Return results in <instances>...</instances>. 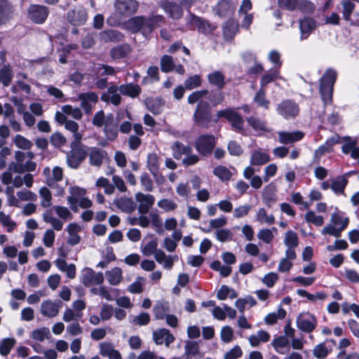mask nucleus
Wrapping results in <instances>:
<instances>
[{"instance_id": "obj_2", "label": "nucleus", "mask_w": 359, "mask_h": 359, "mask_svg": "<svg viewBox=\"0 0 359 359\" xmlns=\"http://www.w3.org/2000/svg\"><path fill=\"white\" fill-rule=\"evenodd\" d=\"M337 77V72L332 68H328L320 80V93L325 104L332 101L333 86Z\"/></svg>"}, {"instance_id": "obj_26", "label": "nucleus", "mask_w": 359, "mask_h": 359, "mask_svg": "<svg viewBox=\"0 0 359 359\" xmlns=\"http://www.w3.org/2000/svg\"><path fill=\"white\" fill-rule=\"evenodd\" d=\"M119 93L123 96H128L134 99L139 97V95L141 94L142 88L137 83H128L121 84L119 86Z\"/></svg>"}, {"instance_id": "obj_37", "label": "nucleus", "mask_w": 359, "mask_h": 359, "mask_svg": "<svg viewBox=\"0 0 359 359\" xmlns=\"http://www.w3.org/2000/svg\"><path fill=\"white\" fill-rule=\"evenodd\" d=\"M270 161L269 155L262 150H256L252 153L250 163L252 165H262Z\"/></svg>"}, {"instance_id": "obj_59", "label": "nucleus", "mask_w": 359, "mask_h": 359, "mask_svg": "<svg viewBox=\"0 0 359 359\" xmlns=\"http://www.w3.org/2000/svg\"><path fill=\"white\" fill-rule=\"evenodd\" d=\"M82 313L76 312L72 309H67L62 316V319L66 323H71L72 321H76L81 318Z\"/></svg>"}, {"instance_id": "obj_62", "label": "nucleus", "mask_w": 359, "mask_h": 359, "mask_svg": "<svg viewBox=\"0 0 359 359\" xmlns=\"http://www.w3.org/2000/svg\"><path fill=\"white\" fill-rule=\"evenodd\" d=\"M50 331L48 327H41L34 330L32 332L31 337L38 341H43L49 334Z\"/></svg>"}, {"instance_id": "obj_60", "label": "nucleus", "mask_w": 359, "mask_h": 359, "mask_svg": "<svg viewBox=\"0 0 359 359\" xmlns=\"http://www.w3.org/2000/svg\"><path fill=\"white\" fill-rule=\"evenodd\" d=\"M147 166L151 173L159 170L158 158L156 154L152 153L148 155Z\"/></svg>"}, {"instance_id": "obj_44", "label": "nucleus", "mask_w": 359, "mask_h": 359, "mask_svg": "<svg viewBox=\"0 0 359 359\" xmlns=\"http://www.w3.org/2000/svg\"><path fill=\"white\" fill-rule=\"evenodd\" d=\"M199 353V345L196 341H187L184 346L185 359H190Z\"/></svg>"}, {"instance_id": "obj_1", "label": "nucleus", "mask_w": 359, "mask_h": 359, "mask_svg": "<svg viewBox=\"0 0 359 359\" xmlns=\"http://www.w3.org/2000/svg\"><path fill=\"white\" fill-rule=\"evenodd\" d=\"M165 22V18L161 15H152L151 16H136L128 21V26L133 32H140L147 36L155 28Z\"/></svg>"}, {"instance_id": "obj_50", "label": "nucleus", "mask_w": 359, "mask_h": 359, "mask_svg": "<svg viewBox=\"0 0 359 359\" xmlns=\"http://www.w3.org/2000/svg\"><path fill=\"white\" fill-rule=\"evenodd\" d=\"M343 8L342 14L344 20L349 21L353 11L355 9V4L350 0H344L341 1Z\"/></svg>"}, {"instance_id": "obj_32", "label": "nucleus", "mask_w": 359, "mask_h": 359, "mask_svg": "<svg viewBox=\"0 0 359 359\" xmlns=\"http://www.w3.org/2000/svg\"><path fill=\"white\" fill-rule=\"evenodd\" d=\"M247 122L256 132L262 134L266 132H270L271 129L268 127L267 123L257 117L250 116L247 118Z\"/></svg>"}, {"instance_id": "obj_23", "label": "nucleus", "mask_w": 359, "mask_h": 359, "mask_svg": "<svg viewBox=\"0 0 359 359\" xmlns=\"http://www.w3.org/2000/svg\"><path fill=\"white\" fill-rule=\"evenodd\" d=\"M278 142L283 144H290L301 140L304 137V133L301 131L278 133Z\"/></svg>"}, {"instance_id": "obj_10", "label": "nucleus", "mask_w": 359, "mask_h": 359, "mask_svg": "<svg viewBox=\"0 0 359 359\" xmlns=\"http://www.w3.org/2000/svg\"><path fill=\"white\" fill-rule=\"evenodd\" d=\"M138 6V2L135 0H116L114 2L115 13L121 17L134 14Z\"/></svg>"}, {"instance_id": "obj_38", "label": "nucleus", "mask_w": 359, "mask_h": 359, "mask_svg": "<svg viewBox=\"0 0 359 359\" xmlns=\"http://www.w3.org/2000/svg\"><path fill=\"white\" fill-rule=\"evenodd\" d=\"M130 46L127 43H123L117 46L110 50L111 57L114 59H121L126 57L130 52Z\"/></svg>"}, {"instance_id": "obj_61", "label": "nucleus", "mask_w": 359, "mask_h": 359, "mask_svg": "<svg viewBox=\"0 0 359 359\" xmlns=\"http://www.w3.org/2000/svg\"><path fill=\"white\" fill-rule=\"evenodd\" d=\"M184 84L187 90H192L198 88L201 85V76L198 74L189 76L185 80Z\"/></svg>"}, {"instance_id": "obj_3", "label": "nucleus", "mask_w": 359, "mask_h": 359, "mask_svg": "<svg viewBox=\"0 0 359 359\" xmlns=\"http://www.w3.org/2000/svg\"><path fill=\"white\" fill-rule=\"evenodd\" d=\"M217 118L215 122H217L221 118H224L231 123V127L237 133L241 134L245 133L244 119L236 110L233 109L219 110L217 112Z\"/></svg>"}, {"instance_id": "obj_49", "label": "nucleus", "mask_w": 359, "mask_h": 359, "mask_svg": "<svg viewBox=\"0 0 359 359\" xmlns=\"http://www.w3.org/2000/svg\"><path fill=\"white\" fill-rule=\"evenodd\" d=\"M156 318L163 319L169 311V306L167 303L158 302L153 308Z\"/></svg>"}, {"instance_id": "obj_5", "label": "nucleus", "mask_w": 359, "mask_h": 359, "mask_svg": "<svg viewBox=\"0 0 359 359\" xmlns=\"http://www.w3.org/2000/svg\"><path fill=\"white\" fill-rule=\"evenodd\" d=\"M195 123L203 128H208L212 121L210 104L206 101H200L194 113Z\"/></svg>"}, {"instance_id": "obj_28", "label": "nucleus", "mask_w": 359, "mask_h": 359, "mask_svg": "<svg viewBox=\"0 0 359 359\" xmlns=\"http://www.w3.org/2000/svg\"><path fill=\"white\" fill-rule=\"evenodd\" d=\"M55 266L62 272L66 273L69 279H74L76 277V266L74 264H67L63 259H57L55 261Z\"/></svg>"}, {"instance_id": "obj_40", "label": "nucleus", "mask_w": 359, "mask_h": 359, "mask_svg": "<svg viewBox=\"0 0 359 359\" xmlns=\"http://www.w3.org/2000/svg\"><path fill=\"white\" fill-rule=\"evenodd\" d=\"M158 242L156 239L144 241L141 245L142 253L147 257L154 255L158 252Z\"/></svg>"}, {"instance_id": "obj_30", "label": "nucleus", "mask_w": 359, "mask_h": 359, "mask_svg": "<svg viewBox=\"0 0 359 359\" xmlns=\"http://www.w3.org/2000/svg\"><path fill=\"white\" fill-rule=\"evenodd\" d=\"M86 191L79 187H72L69 189L68 202H91L90 199L85 197Z\"/></svg>"}, {"instance_id": "obj_54", "label": "nucleus", "mask_w": 359, "mask_h": 359, "mask_svg": "<svg viewBox=\"0 0 359 359\" xmlns=\"http://www.w3.org/2000/svg\"><path fill=\"white\" fill-rule=\"evenodd\" d=\"M330 351L331 350L325 346V343H320L313 348V354L316 358L323 359L326 358Z\"/></svg>"}, {"instance_id": "obj_15", "label": "nucleus", "mask_w": 359, "mask_h": 359, "mask_svg": "<svg viewBox=\"0 0 359 359\" xmlns=\"http://www.w3.org/2000/svg\"><path fill=\"white\" fill-rule=\"evenodd\" d=\"M160 66L161 71L165 73H168L174 70L181 75L185 73L184 67L182 65H175L173 57L168 55H164L161 57Z\"/></svg>"}, {"instance_id": "obj_19", "label": "nucleus", "mask_w": 359, "mask_h": 359, "mask_svg": "<svg viewBox=\"0 0 359 359\" xmlns=\"http://www.w3.org/2000/svg\"><path fill=\"white\" fill-rule=\"evenodd\" d=\"M67 18L68 21L74 25H81L86 22L87 13L82 8H74L68 11Z\"/></svg>"}, {"instance_id": "obj_63", "label": "nucleus", "mask_w": 359, "mask_h": 359, "mask_svg": "<svg viewBox=\"0 0 359 359\" xmlns=\"http://www.w3.org/2000/svg\"><path fill=\"white\" fill-rule=\"evenodd\" d=\"M276 192V187L273 183H271L266 186L263 191V198L264 200L270 202L275 199V194Z\"/></svg>"}, {"instance_id": "obj_27", "label": "nucleus", "mask_w": 359, "mask_h": 359, "mask_svg": "<svg viewBox=\"0 0 359 359\" xmlns=\"http://www.w3.org/2000/svg\"><path fill=\"white\" fill-rule=\"evenodd\" d=\"M316 28V22L313 19L306 18L299 21L300 39L302 41L306 39L311 33Z\"/></svg>"}, {"instance_id": "obj_41", "label": "nucleus", "mask_w": 359, "mask_h": 359, "mask_svg": "<svg viewBox=\"0 0 359 359\" xmlns=\"http://www.w3.org/2000/svg\"><path fill=\"white\" fill-rule=\"evenodd\" d=\"M238 29V25L234 20H229L223 26V34L225 39H231L236 34Z\"/></svg>"}, {"instance_id": "obj_16", "label": "nucleus", "mask_w": 359, "mask_h": 359, "mask_svg": "<svg viewBox=\"0 0 359 359\" xmlns=\"http://www.w3.org/2000/svg\"><path fill=\"white\" fill-rule=\"evenodd\" d=\"M63 177L62 169L60 167H55L52 170V176L46 179V183L49 187L55 189L56 195H62L64 190L62 187L57 185V182H60Z\"/></svg>"}, {"instance_id": "obj_57", "label": "nucleus", "mask_w": 359, "mask_h": 359, "mask_svg": "<svg viewBox=\"0 0 359 359\" xmlns=\"http://www.w3.org/2000/svg\"><path fill=\"white\" fill-rule=\"evenodd\" d=\"M349 219L348 217H344L339 214H333L331 217V223L337 226L344 231L348 226Z\"/></svg>"}, {"instance_id": "obj_29", "label": "nucleus", "mask_w": 359, "mask_h": 359, "mask_svg": "<svg viewBox=\"0 0 359 359\" xmlns=\"http://www.w3.org/2000/svg\"><path fill=\"white\" fill-rule=\"evenodd\" d=\"M67 231L69 234L67 243L71 245H75L81 241L79 233L81 231V226L76 223H71L67 226Z\"/></svg>"}, {"instance_id": "obj_64", "label": "nucleus", "mask_w": 359, "mask_h": 359, "mask_svg": "<svg viewBox=\"0 0 359 359\" xmlns=\"http://www.w3.org/2000/svg\"><path fill=\"white\" fill-rule=\"evenodd\" d=\"M67 333L72 336H77L81 334L83 332V328L79 323L78 320L70 323L66 328Z\"/></svg>"}, {"instance_id": "obj_25", "label": "nucleus", "mask_w": 359, "mask_h": 359, "mask_svg": "<svg viewBox=\"0 0 359 359\" xmlns=\"http://www.w3.org/2000/svg\"><path fill=\"white\" fill-rule=\"evenodd\" d=\"M123 39V34L116 29H107L100 33V39L104 43H117L122 41Z\"/></svg>"}, {"instance_id": "obj_8", "label": "nucleus", "mask_w": 359, "mask_h": 359, "mask_svg": "<svg viewBox=\"0 0 359 359\" xmlns=\"http://www.w3.org/2000/svg\"><path fill=\"white\" fill-rule=\"evenodd\" d=\"M104 280V275L102 272H95L90 268L83 269L80 276V281L85 287L102 285Z\"/></svg>"}, {"instance_id": "obj_39", "label": "nucleus", "mask_w": 359, "mask_h": 359, "mask_svg": "<svg viewBox=\"0 0 359 359\" xmlns=\"http://www.w3.org/2000/svg\"><path fill=\"white\" fill-rule=\"evenodd\" d=\"M208 81L218 89H222L225 86L224 76L220 71H215L209 74Z\"/></svg>"}, {"instance_id": "obj_36", "label": "nucleus", "mask_w": 359, "mask_h": 359, "mask_svg": "<svg viewBox=\"0 0 359 359\" xmlns=\"http://www.w3.org/2000/svg\"><path fill=\"white\" fill-rule=\"evenodd\" d=\"M171 149L175 159H180L182 155H188L192 152V149L189 146H186L178 141L172 144Z\"/></svg>"}, {"instance_id": "obj_14", "label": "nucleus", "mask_w": 359, "mask_h": 359, "mask_svg": "<svg viewBox=\"0 0 359 359\" xmlns=\"http://www.w3.org/2000/svg\"><path fill=\"white\" fill-rule=\"evenodd\" d=\"M86 149L89 157V163L93 166L100 167L107 156L106 151L96 147H86Z\"/></svg>"}, {"instance_id": "obj_9", "label": "nucleus", "mask_w": 359, "mask_h": 359, "mask_svg": "<svg viewBox=\"0 0 359 359\" xmlns=\"http://www.w3.org/2000/svg\"><path fill=\"white\" fill-rule=\"evenodd\" d=\"M215 146V138L212 135H201L195 142L196 149L203 156L210 155Z\"/></svg>"}, {"instance_id": "obj_56", "label": "nucleus", "mask_w": 359, "mask_h": 359, "mask_svg": "<svg viewBox=\"0 0 359 359\" xmlns=\"http://www.w3.org/2000/svg\"><path fill=\"white\" fill-rule=\"evenodd\" d=\"M284 244L287 247L296 248L299 244L297 234L292 231H288L286 232L284 238Z\"/></svg>"}, {"instance_id": "obj_34", "label": "nucleus", "mask_w": 359, "mask_h": 359, "mask_svg": "<svg viewBox=\"0 0 359 359\" xmlns=\"http://www.w3.org/2000/svg\"><path fill=\"white\" fill-rule=\"evenodd\" d=\"M105 277L111 285H118L123 280V272L121 268L114 267L105 271Z\"/></svg>"}, {"instance_id": "obj_55", "label": "nucleus", "mask_w": 359, "mask_h": 359, "mask_svg": "<svg viewBox=\"0 0 359 359\" xmlns=\"http://www.w3.org/2000/svg\"><path fill=\"white\" fill-rule=\"evenodd\" d=\"M62 111L64 114L72 116L74 119H81L83 114L79 108L73 107L71 105L67 104L62 107Z\"/></svg>"}, {"instance_id": "obj_18", "label": "nucleus", "mask_w": 359, "mask_h": 359, "mask_svg": "<svg viewBox=\"0 0 359 359\" xmlns=\"http://www.w3.org/2000/svg\"><path fill=\"white\" fill-rule=\"evenodd\" d=\"M119 86L116 85H112L107 88V91L104 93L101 100L107 103H111L114 106H118L122 100V97L120 95Z\"/></svg>"}, {"instance_id": "obj_22", "label": "nucleus", "mask_w": 359, "mask_h": 359, "mask_svg": "<svg viewBox=\"0 0 359 359\" xmlns=\"http://www.w3.org/2000/svg\"><path fill=\"white\" fill-rule=\"evenodd\" d=\"M153 339L155 343L158 345H161L163 343L167 347L170 346L174 340V336L166 329H160L153 332Z\"/></svg>"}, {"instance_id": "obj_53", "label": "nucleus", "mask_w": 359, "mask_h": 359, "mask_svg": "<svg viewBox=\"0 0 359 359\" xmlns=\"http://www.w3.org/2000/svg\"><path fill=\"white\" fill-rule=\"evenodd\" d=\"M43 220L49 223L55 231H60L62 229L63 223L58 219L52 216L50 212L43 214Z\"/></svg>"}, {"instance_id": "obj_47", "label": "nucleus", "mask_w": 359, "mask_h": 359, "mask_svg": "<svg viewBox=\"0 0 359 359\" xmlns=\"http://www.w3.org/2000/svg\"><path fill=\"white\" fill-rule=\"evenodd\" d=\"M65 128L73 133L74 140L72 142H81L82 139V135L78 132L79 126L76 122L69 120L65 124Z\"/></svg>"}, {"instance_id": "obj_52", "label": "nucleus", "mask_w": 359, "mask_h": 359, "mask_svg": "<svg viewBox=\"0 0 359 359\" xmlns=\"http://www.w3.org/2000/svg\"><path fill=\"white\" fill-rule=\"evenodd\" d=\"M13 78V73L11 66L4 65L1 67V83L4 86H8L10 85Z\"/></svg>"}, {"instance_id": "obj_6", "label": "nucleus", "mask_w": 359, "mask_h": 359, "mask_svg": "<svg viewBox=\"0 0 359 359\" xmlns=\"http://www.w3.org/2000/svg\"><path fill=\"white\" fill-rule=\"evenodd\" d=\"M187 25L190 30L197 29L199 32L204 34H210L215 29V27L208 20L193 13H190L189 16L187 18Z\"/></svg>"}, {"instance_id": "obj_45", "label": "nucleus", "mask_w": 359, "mask_h": 359, "mask_svg": "<svg viewBox=\"0 0 359 359\" xmlns=\"http://www.w3.org/2000/svg\"><path fill=\"white\" fill-rule=\"evenodd\" d=\"M286 316V311L282 307H280L277 312H273L269 313L264 318V321L266 324L273 325L278 319H283Z\"/></svg>"}, {"instance_id": "obj_51", "label": "nucleus", "mask_w": 359, "mask_h": 359, "mask_svg": "<svg viewBox=\"0 0 359 359\" xmlns=\"http://www.w3.org/2000/svg\"><path fill=\"white\" fill-rule=\"evenodd\" d=\"M289 344V340L285 336H279L273 339L271 345L273 346L275 350L280 353L283 354L284 352L281 351L282 348L286 347Z\"/></svg>"}, {"instance_id": "obj_42", "label": "nucleus", "mask_w": 359, "mask_h": 359, "mask_svg": "<svg viewBox=\"0 0 359 359\" xmlns=\"http://www.w3.org/2000/svg\"><path fill=\"white\" fill-rule=\"evenodd\" d=\"M280 71L277 68H271L261 78L260 86L264 88L267 84L273 82L276 79L279 78Z\"/></svg>"}, {"instance_id": "obj_12", "label": "nucleus", "mask_w": 359, "mask_h": 359, "mask_svg": "<svg viewBox=\"0 0 359 359\" xmlns=\"http://www.w3.org/2000/svg\"><path fill=\"white\" fill-rule=\"evenodd\" d=\"M49 14L48 8L42 5L32 4L27 9L29 18L36 24H43Z\"/></svg>"}, {"instance_id": "obj_48", "label": "nucleus", "mask_w": 359, "mask_h": 359, "mask_svg": "<svg viewBox=\"0 0 359 359\" xmlns=\"http://www.w3.org/2000/svg\"><path fill=\"white\" fill-rule=\"evenodd\" d=\"M347 184V180L344 177H338L331 183V189L336 194L343 193Z\"/></svg>"}, {"instance_id": "obj_21", "label": "nucleus", "mask_w": 359, "mask_h": 359, "mask_svg": "<svg viewBox=\"0 0 359 359\" xmlns=\"http://www.w3.org/2000/svg\"><path fill=\"white\" fill-rule=\"evenodd\" d=\"M104 133L106 138L109 141L115 140L118 136V125L116 123H114V116L112 114H110L108 116H107Z\"/></svg>"}, {"instance_id": "obj_43", "label": "nucleus", "mask_w": 359, "mask_h": 359, "mask_svg": "<svg viewBox=\"0 0 359 359\" xmlns=\"http://www.w3.org/2000/svg\"><path fill=\"white\" fill-rule=\"evenodd\" d=\"M14 9L7 0H1V23L13 18Z\"/></svg>"}, {"instance_id": "obj_31", "label": "nucleus", "mask_w": 359, "mask_h": 359, "mask_svg": "<svg viewBox=\"0 0 359 359\" xmlns=\"http://www.w3.org/2000/svg\"><path fill=\"white\" fill-rule=\"evenodd\" d=\"M235 173L236 169L232 167L228 168L224 165H217L213 169V174L222 182L230 180Z\"/></svg>"}, {"instance_id": "obj_17", "label": "nucleus", "mask_w": 359, "mask_h": 359, "mask_svg": "<svg viewBox=\"0 0 359 359\" xmlns=\"http://www.w3.org/2000/svg\"><path fill=\"white\" fill-rule=\"evenodd\" d=\"M78 98L81 101V107L88 115L92 112L93 104H96L98 101L97 95L93 92L81 93L79 95Z\"/></svg>"}, {"instance_id": "obj_11", "label": "nucleus", "mask_w": 359, "mask_h": 359, "mask_svg": "<svg viewBox=\"0 0 359 359\" xmlns=\"http://www.w3.org/2000/svg\"><path fill=\"white\" fill-rule=\"evenodd\" d=\"M296 323L299 330L306 333H311L317 326V319L310 313H302L297 316Z\"/></svg>"}, {"instance_id": "obj_58", "label": "nucleus", "mask_w": 359, "mask_h": 359, "mask_svg": "<svg viewBox=\"0 0 359 359\" xmlns=\"http://www.w3.org/2000/svg\"><path fill=\"white\" fill-rule=\"evenodd\" d=\"M13 141L16 147L22 149H30L33 146V144L30 140L21 135H16Z\"/></svg>"}, {"instance_id": "obj_35", "label": "nucleus", "mask_w": 359, "mask_h": 359, "mask_svg": "<svg viewBox=\"0 0 359 359\" xmlns=\"http://www.w3.org/2000/svg\"><path fill=\"white\" fill-rule=\"evenodd\" d=\"M234 9V6L229 0H221L216 6V12L220 17L231 15Z\"/></svg>"}, {"instance_id": "obj_33", "label": "nucleus", "mask_w": 359, "mask_h": 359, "mask_svg": "<svg viewBox=\"0 0 359 359\" xmlns=\"http://www.w3.org/2000/svg\"><path fill=\"white\" fill-rule=\"evenodd\" d=\"M164 103V100L161 97L147 98L145 100L147 109L155 115L162 112Z\"/></svg>"}, {"instance_id": "obj_4", "label": "nucleus", "mask_w": 359, "mask_h": 359, "mask_svg": "<svg viewBox=\"0 0 359 359\" xmlns=\"http://www.w3.org/2000/svg\"><path fill=\"white\" fill-rule=\"evenodd\" d=\"M86 146L81 145L80 142H72L71 151L67 154V163L68 166L76 169L85 160L87 156Z\"/></svg>"}, {"instance_id": "obj_13", "label": "nucleus", "mask_w": 359, "mask_h": 359, "mask_svg": "<svg viewBox=\"0 0 359 359\" xmlns=\"http://www.w3.org/2000/svg\"><path fill=\"white\" fill-rule=\"evenodd\" d=\"M62 306V303L61 301L47 299L41 303L40 312L45 317L54 318L57 316Z\"/></svg>"}, {"instance_id": "obj_20", "label": "nucleus", "mask_w": 359, "mask_h": 359, "mask_svg": "<svg viewBox=\"0 0 359 359\" xmlns=\"http://www.w3.org/2000/svg\"><path fill=\"white\" fill-rule=\"evenodd\" d=\"M181 4L172 1H165L162 4L161 7L164 11L174 20L180 19L184 13Z\"/></svg>"}, {"instance_id": "obj_46", "label": "nucleus", "mask_w": 359, "mask_h": 359, "mask_svg": "<svg viewBox=\"0 0 359 359\" xmlns=\"http://www.w3.org/2000/svg\"><path fill=\"white\" fill-rule=\"evenodd\" d=\"M254 102L264 109L269 108L270 102L266 98L265 90L261 88L254 97Z\"/></svg>"}, {"instance_id": "obj_24", "label": "nucleus", "mask_w": 359, "mask_h": 359, "mask_svg": "<svg viewBox=\"0 0 359 359\" xmlns=\"http://www.w3.org/2000/svg\"><path fill=\"white\" fill-rule=\"evenodd\" d=\"M156 261L167 270L172 268L175 262L178 260L177 255H167L162 250H158L155 254Z\"/></svg>"}, {"instance_id": "obj_7", "label": "nucleus", "mask_w": 359, "mask_h": 359, "mask_svg": "<svg viewBox=\"0 0 359 359\" xmlns=\"http://www.w3.org/2000/svg\"><path fill=\"white\" fill-rule=\"evenodd\" d=\"M277 112L285 119L295 118L299 112L298 104L292 100H285L276 107Z\"/></svg>"}]
</instances>
